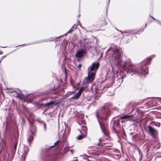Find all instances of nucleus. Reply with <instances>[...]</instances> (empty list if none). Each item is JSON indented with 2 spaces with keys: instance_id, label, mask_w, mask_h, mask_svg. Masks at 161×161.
Masks as SVG:
<instances>
[{
  "instance_id": "nucleus-1",
  "label": "nucleus",
  "mask_w": 161,
  "mask_h": 161,
  "mask_svg": "<svg viewBox=\"0 0 161 161\" xmlns=\"http://www.w3.org/2000/svg\"><path fill=\"white\" fill-rule=\"evenodd\" d=\"M151 60L150 58H149L142 62L141 70L136 69L134 66L130 63L129 61L125 62L124 64L122 65V68L125 71H127V73H129L131 75L134 74H142L145 75H147L148 72L146 65L150 63Z\"/></svg>"
},
{
  "instance_id": "nucleus-2",
  "label": "nucleus",
  "mask_w": 161,
  "mask_h": 161,
  "mask_svg": "<svg viewBox=\"0 0 161 161\" xmlns=\"http://www.w3.org/2000/svg\"><path fill=\"white\" fill-rule=\"evenodd\" d=\"M102 111L103 113L101 115V114H99L98 113H97L96 115L97 117L98 118V122L101 130L104 134L106 135V128L104 125L103 123L101 120L103 119L105 120L107 119V116L110 114V111L108 109V108H105L104 107H103Z\"/></svg>"
},
{
  "instance_id": "nucleus-3",
  "label": "nucleus",
  "mask_w": 161,
  "mask_h": 161,
  "mask_svg": "<svg viewBox=\"0 0 161 161\" xmlns=\"http://www.w3.org/2000/svg\"><path fill=\"white\" fill-rule=\"evenodd\" d=\"M113 53L114 63L116 65H122L121 51L118 48H115L113 50Z\"/></svg>"
},
{
  "instance_id": "nucleus-4",
  "label": "nucleus",
  "mask_w": 161,
  "mask_h": 161,
  "mask_svg": "<svg viewBox=\"0 0 161 161\" xmlns=\"http://www.w3.org/2000/svg\"><path fill=\"white\" fill-rule=\"evenodd\" d=\"M95 73L94 71H90L88 70V75L84 80V82L88 84L92 82L95 78Z\"/></svg>"
},
{
  "instance_id": "nucleus-5",
  "label": "nucleus",
  "mask_w": 161,
  "mask_h": 161,
  "mask_svg": "<svg viewBox=\"0 0 161 161\" xmlns=\"http://www.w3.org/2000/svg\"><path fill=\"white\" fill-rule=\"evenodd\" d=\"M97 86H96V85H93L92 86V89L93 90V88L94 89L95 92L96 93L95 96H96L97 95V93L99 94L98 96H100V93L101 92V90L103 89V87L102 88L101 87V84L100 83H98L97 85Z\"/></svg>"
},
{
  "instance_id": "nucleus-6",
  "label": "nucleus",
  "mask_w": 161,
  "mask_h": 161,
  "mask_svg": "<svg viewBox=\"0 0 161 161\" xmlns=\"http://www.w3.org/2000/svg\"><path fill=\"white\" fill-rule=\"evenodd\" d=\"M99 63L98 62H95L92 63V65L88 68V70L90 71H94L96 73L98 68Z\"/></svg>"
},
{
  "instance_id": "nucleus-7",
  "label": "nucleus",
  "mask_w": 161,
  "mask_h": 161,
  "mask_svg": "<svg viewBox=\"0 0 161 161\" xmlns=\"http://www.w3.org/2000/svg\"><path fill=\"white\" fill-rule=\"evenodd\" d=\"M148 130L149 134L153 137H155L157 134V131L151 126H148Z\"/></svg>"
},
{
  "instance_id": "nucleus-8",
  "label": "nucleus",
  "mask_w": 161,
  "mask_h": 161,
  "mask_svg": "<svg viewBox=\"0 0 161 161\" xmlns=\"http://www.w3.org/2000/svg\"><path fill=\"white\" fill-rule=\"evenodd\" d=\"M70 130L68 127L66 128L64 132L63 136L62 139L63 142H65L67 139V136L69 134Z\"/></svg>"
},
{
  "instance_id": "nucleus-9",
  "label": "nucleus",
  "mask_w": 161,
  "mask_h": 161,
  "mask_svg": "<svg viewBox=\"0 0 161 161\" xmlns=\"http://www.w3.org/2000/svg\"><path fill=\"white\" fill-rule=\"evenodd\" d=\"M84 90L83 88H81L78 91V92L75 94L72 97V99H77L80 96L82 92Z\"/></svg>"
},
{
  "instance_id": "nucleus-10",
  "label": "nucleus",
  "mask_w": 161,
  "mask_h": 161,
  "mask_svg": "<svg viewBox=\"0 0 161 161\" xmlns=\"http://www.w3.org/2000/svg\"><path fill=\"white\" fill-rule=\"evenodd\" d=\"M86 52L85 50H81L78 51L76 54V57L77 58H81L84 56V54L86 53Z\"/></svg>"
},
{
  "instance_id": "nucleus-11",
  "label": "nucleus",
  "mask_w": 161,
  "mask_h": 161,
  "mask_svg": "<svg viewBox=\"0 0 161 161\" xmlns=\"http://www.w3.org/2000/svg\"><path fill=\"white\" fill-rule=\"evenodd\" d=\"M30 125L29 128L30 134L32 135H34L35 133L36 132V127L32 123H30Z\"/></svg>"
},
{
  "instance_id": "nucleus-12",
  "label": "nucleus",
  "mask_w": 161,
  "mask_h": 161,
  "mask_svg": "<svg viewBox=\"0 0 161 161\" xmlns=\"http://www.w3.org/2000/svg\"><path fill=\"white\" fill-rule=\"evenodd\" d=\"M135 105L136 104L135 103H130L127 105L126 109L128 111H132Z\"/></svg>"
},
{
  "instance_id": "nucleus-13",
  "label": "nucleus",
  "mask_w": 161,
  "mask_h": 161,
  "mask_svg": "<svg viewBox=\"0 0 161 161\" xmlns=\"http://www.w3.org/2000/svg\"><path fill=\"white\" fill-rule=\"evenodd\" d=\"M133 116V115H125L121 116L120 119H129L130 117H131Z\"/></svg>"
},
{
  "instance_id": "nucleus-14",
  "label": "nucleus",
  "mask_w": 161,
  "mask_h": 161,
  "mask_svg": "<svg viewBox=\"0 0 161 161\" xmlns=\"http://www.w3.org/2000/svg\"><path fill=\"white\" fill-rule=\"evenodd\" d=\"M86 136V135H80L78 136L77 137V139L78 140H80L83 139Z\"/></svg>"
},
{
  "instance_id": "nucleus-15",
  "label": "nucleus",
  "mask_w": 161,
  "mask_h": 161,
  "mask_svg": "<svg viewBox=\"0 0 161 161\" xmlns=\"http://www.w3.org/2000/svg\"><path fill=\"white\" fill-rule=\"evenodd\" d=\"M38 122L42 124L44 128V131H46V125L45 123L42 121H38Z\"/></svg>"
},
{
  "instance_id": "nucleus-16",
  "label": "nucleus",
  "mask_w": 161,
  "mask_h": 161,
  "mask_svg": "<svg viewBox=\"0 0 161 161\" xmlns=\"http://www.w3.org/2000/svg\"><path fill=\"white\" fill-rule=\"evenodd\" d=\"M54 104V102H52V101L50 102H49V103H48L45 104L44 105V106L45 107H47V106H49L50 105H53Z\"/></svg>"
},
{
  "instance_id": "nucleus-17",
  "label": "nucleus",
  "mask_w": 161,
  "mask_h": 161,
  "mask_svg": "<svg viewBox=\"0 0 161 161\" xmlns=\"http://www.w3.org/2000/svg\"><path fill=\"white\" fill-rule=\"evenodd\" d=\"M33 139V137L32 136H30L28 138V142L29 143V144H30L31 142L32 141V140Z\"/></svg>"
},
{
  "instance_id": "nucleus-18",
  "label": "nucleus",
  "mask_w": 161,
  "mask_h": 161,
  "mask_svg": "<svg viewBox=\"0 0 161 161\" xmlns=\"http://www.w3.org/2000/svg\"><path fill=\"white\" fill-rule=\"evenodd\" d=\"M70 149V147H65L64 149V152L65 153L68 152L69 151V150Z\"/></svg>"
},
{
  "instance_id": "nucleus-19",
  "label": "nucleus",
  "mask_w": 161,
  "mask_h": 161,
  "mask_svg": "<svg viewBox=\"0 0 161 161\" xmlns=\"http://www.w3.org/2000/svg\"><path fill=\"white\" fill-rule=\"evenodd\" d=\"M75 93V92H74V91H72V92H68L66 95V96H67V97H68L69 96V95H71V94H74Z\"/></svg>"
},
{
  "instance_id": "nucleus-20",
  "label": "nucleus",
  "mask_w": 161,
  "mask_h": 161,
  "mask_svg": "<svg viewBox=\"0 0 161 161\" xmlns=\"http://www.w3.org/2000/svg\"><path fill=\"white\" fill-rule=\"evenodd\" d=\"M82 130L84 132L86 133L87 132V129L86 126H83L82 127Z\"/></svg>"
},
{
  "instance_id": "nucleus-21",
  "label": "nucleus",
  "mask_w": 161,
  "mask_h": 161,
  "mask_svg": "<svg viewBox=\"0 0 161 161\" xmlns=\"http://www.w3.org/2000/svg\"><path fill=\"white\" fill-rule=\"evenodd\" d=\"M17 143L16 142L14 145V149L13 150V152L14 153H15V152L16 150V149L17 147Z\"/></svg>"
},
{
  "instance_id": "nucleus-22",
  "label": "nucleus",
  "mask_w": 161,
  "mask_h": 161,
  "mask_svg": "<svg viewBox=\"0 0 161 161\" xmlns=\"http://www.w3.org/2000/svg\"><path fill=\"white\" fill-rule=\"evenodd\" d=\"M28 152V151H27V152H25L24 153H23V156H22V157H23L24 156V160H25V156L26 155V154H27V153Z\"/></svg>"
},
{
  "instance_id": "nucleus-23",
  "label": "nucleus",
  "mask_w": 161,
  "mask_h": 161,
  "mask_svg": "<svg viewBox=\"0 0 161 161\" xmlns=\"http://www.w3.org/2000/svg\"><path fill=\"white\" fill-rule=\"evenodd\" d=\"M73 31V30H72V29H70V30H69V31L65 34V35H64V36H66L68 33H70L72 31Z\"/></svg>"
},
{
  "instance_id": "nucleus-24",
  "label": "nucleus",
  "mask_w": 161,
  "mask_h": 161,
  "mask_svg": "<svg viewBox=\"0 0 161 161\" xmlns=\"http://www.w3.org/2000/svg\"><path fill=\"white\" fill-rule=\"evenodd\" d=\"M154 125L155 126H158V127H159L160 126V124L158 123H155Z\"/></svg>"
},
{
  "instance_id": "nucleus-25",
  "label": "nucleus",
  "mask_w": 161,
  "mask_h": 161,
  "mask_svg": "<svg viewBox=\"0 0 161 161\" xmlns=\"http://www.w3.org/2000/svg\"><path fill=\"white\" fill-rule=\"evenodd\" d=\"M122 32L123 33V32ZM123 32H125V33H129V34H131L132 33V32L131 31H125Z\"/></svg>"
},
{
  "instance_id": "nucleus-26",
  "label": "nucleus",
  "mask_w": 161,
  "mask_h": 161,
  "mask_svg": "<svg viewBox=\"0 0 161 161\" xmlns=\"http://www.w3.org/2000/svg\"><path fill=\"white\" fill-rule=\"evenodd\" d=\"M59 140L57 141L56 142L54 143V146H53L52 147H54L55 146H56L58 143V142Z\"/></svg>"
},
{
  "instance_id": "nucleus-27",
  "label": "nucleus",
  "mask_w": 161,
  "mask_h": 161,
  "mask_svg": "<svg viewBox=\"0 0 161 161\" xmlns=\"http://www.w3.org/2000/svg\"><path fill=\"white\" fill-rule=\"evenodd\" d=\"M73 151H74L73 150L69 149V152H71V153L72 154H73Z\"/></svg>"
},
{
  "instance_id": "nucleus-28",
  "label": "nucleus",
  "mask_w": 161,
  "mask_h": 161,
  "mask_svg": "<svg viewBox=\"0 0 161 161\" xmlns=\"http://www.w3.org/2000/svg\"><path fill=\"white\" fill-rule=\"evenodd\" d=\"M75 25H74L71 28V29H72V30H73V29L74 28H76V27H75Z\"/></svg>"
},
{
  "instance_id": "nucleus-29",
  "label": "nucleus",
  "mask_w": 161,
  "mask_h": 161,
  "mask_svg": "<svg viewBox=\"0 0 161 161\" xmlns=\"http://www.w3.org/2000/svg\"><path fill=\"white\" fill-rule=\"evenodd\" d=\"M78 68H80L81 67V64H79L78 65Z\"/></svg>"
},
{
  "instance_id": "nucleus-30",
  "label": "nucleus",
  "mask_w": 161,
  "mask_h": 161,
  "mask_svg": "<svg viewBox=\"0 0 161 161\" xmlns=\"http://www.w3.org/2000/svg\"><path fill=\"white\" fill-rule=\"evenodd\" d=\"M120 80H121L122 81H123V78H122H122H121V79H119H119H118V80H119V81H120Z\"/></svg>"
},
{
  "instance_id": "nucleus-31",
  "label": "nucleus",
  "mask_w": 161,
  "mask_h": 161,
  "mask_svg": "<svg viewBox=\"0 0 161 161\" xmlns=\"http://www.w3.org/2000/svg\"><path fill=\"white\" fill-rule=\"evenodd\" d=\"M4 56H3V57L2 58V59L0 60V62H1L2 60L3 59V58H4Z\"/></svg>"
},
{
  "instance_id": "nucleus-32",
  "label": "nucleus",
  "mask_w": 161,
  "mask_h": 161,
  "mask_svg": "<svg viewBox=\"0 0 161 161\" xmlns=\"http://www.w3.org/2000/svg\"><path fill=\"white\" fill-rule=\"evenodd\" d=\"M97 146H101V145H100V143H98V144H97Z\"/></svg>"
},
{
  "instance_id": "nucleus-33",
  "label": "nucleus",
  "mask_w": 161,
  "mask_h": 161,
  "mask_svg": "<svg viewBox=\"0 0 161 161\" xmlns=\"http://www.w3.org/2000/svg\"><path fill=\"white\" fill-rule=\"evenodd\" d=\"M14 92L13 91H10V92Z\"/></svg>"
},
{
  "instance_id": "nucleus-34",
  "label": "nucleus",
  "mask_w": 161,
  "mask_h": 161,
  "mask_svg": "<svg viewBox=\"0 0 161 161\" xmlns=\"http://www.w3.org/2000/svg\"><path fill=\"white\" fill-rule=\"evenodd\" d=\"M152 17V18L154 20H155V19H154L153 17Z\"/></svg>"
},
{
  "instance_id": "nucleus-35",
  "label": "nucleus",
  "mask_w": 161,
  "mask_h": 161,
  "mask_svg": "<svg viewBox=\"0 0 161 161\" xmlns=\"http://www.w3.org/2000/svg\"><path fill=\"white\" fill-rule=\"evenodd\" d=\"M80 26H81V28H82L83 29V27H82L81 25H80Z\"/></svg>"
},
{
  "instance_id": "nucleus-36",
  "label": "nucleus",
  "mask_w": 161,
  "mask_h": 161,
  "mask_svg": "<svg viewBox=\"0 0 161 161\" xmlns=\"http://www.w3.org/2000/svg\"><path fill=\"white\" fill-rule=\"evenodd\" d=\"M158 98V99H161V98H160V97Z\"/></svg>"
},
{
  "instance_id": "nucleus-37",
  "label": "nucleus",
  "mask_w": 161,
  "mask_h": 161,
  "mask_svg": "<svg viewBox=\"0 0 161 161\" xmlns=\"http://www.w3.org/2000/svg\"><path fill=\"white\" fill-rule=\"evenodd\" d=\"M158 22V23H159V24H160V23L159 22Z\"/></svg>"
}]
</instances>
